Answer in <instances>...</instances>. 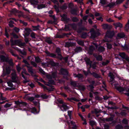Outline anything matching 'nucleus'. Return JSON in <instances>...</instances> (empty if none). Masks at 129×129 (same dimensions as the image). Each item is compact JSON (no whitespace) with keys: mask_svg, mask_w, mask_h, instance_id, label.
Segmentation results:
<instances>
[{"mask_svg":"<svg viewBox=\"0 0 129 129\" xmlns=\"http://www.w3.org/2000/svg\"><path fill=\"white\" fill-rule=\"evenodd\" d=\"M45 84L48 86V87H46L42 84L40 83H39V84L43 88L44 90H47L49 91H52L53 90L54 88L50 85V84H54V81L53 80H49L48 82V84L45 83Z\"/></svg>","mask_w":129,"mask_h":129,"instance_id":"nucleus-1","label":"nucleus"},{"mask_svg":"<svg viewBox=\"0 0 129 129\" xmlns=\"http://www.w3.org/2000/svg\"><path fill=\"white\" fill-rule=\"evenodd\" d=\"M129 1H127V2H126L125 3V4L124 5V6L125 7V8H128V2Z\"/></svg>","mask_w":129,"mask_h":129,"instance_id":"nucleus-53","label":"nucleus"},{"mask_svg":"<svg viewBox=\"0 0 129 129\" xmlns=\"http://www.w3.org/2000/svg\"><path fill=\"white\" fill-rule=\"evenodd\" d=\"M92 74L93 75V76L95 78H98L100 77V75L99 74H97L93 73Z\"/></svg>","mask_w":129,"mask_h":129,"instance_id":"nucleus-26","label":"nucleus"},{"mask_svg":"<svg viewBox=\"0 0 129 129\" xmlns=\"http://www.w3.org/2000/svg\"><path fill=\"white\" fill-rule=\"evenodd\" d=\"M119 55L122 58H124L125 57V55L124 53H120L119 54Z\"/></svg>","mask_w":129,"mask_h":129,"instance_id":"nucleus-33","label":"nucleus"},{"mask_svg":"<svg viewBox=\"0 0 129 129\" xmlns=\"http://www.w3.org/2000/svg\"><path fill=\"white\" fill-rule=\"evenodd\" d=\"M60 72L61 74L63 75H67L68 74L67 71L63 69H61Z\"/></svg>","mask_w":129,"mask_h":129,"instance_id":"nucleus-14","label":"nucleus"},{"mask_svg":"<svg viewBox=\"0 0 129 129\" xmlns=\"http://www.w3.org/2000/svg\"><path fill=\"white\" fill-rule=\"evenodd\" d=\"M33 27L34 28L33 29L34 30H38L39 29V26H33Z\"/></svg>","mask_w":129,"mask_h":129,"instance_id":"nucleus-42","label":"nucleus"},{"mask_svg":"<svg viewBox=\"0 0 129 129\" xmlns=\"http://www.w3.org/2000/svg\"><path fill=\"white\" fill-rule=\"evenodd\" d=\"M12 105L11 103H7L4 106L5 107L7 108L10 107Z\"/></svg>","mask_w":129,"mask_h":129,"instance_id":"nucleus-34","label":"nucleus"},{"mask_svg":"<svg viewBox=\"0 0 129 129\" xmlns=\"http://www.w3.org/2000/svg\"><path fill=\"white\" fill-rule=\"evenodd\" d=\"M37 7L38 9H40L45 8V6L44 5L40 4V5H38Z\"/></svg>","mask_w":129,"mask_h":129,"instance_id":"nucleus-23","label":"nucleus"},{"mask_svg":"<svg viewBox=\"0 0 129 129\" xmlns=\"http://www.w3.org/2000/svg\"><path fill=\"white\" fill-rule=\"evenodd\" d=\"M116 128L117 129H121L122 128V126L120 125H118L116 126Z\"/></svg>","mask_w":129,"mask_h":129,"instance_id":"nucleus-49","label":"nucleus"},{"mask_svg":"<svg viewBox=\"0 0 129 129\" xmlns=\"http://www.w3.org/2000/svg\"><path fill=\"white\" fill-rule=\"evenodd\" d=\"M125 28L126 31H127L129 29V21L128 20L127 23L125 25Z\"/></svg>","mask_w":129,"mask_h":129,"instance_id":"nucleus-30","label":"nucleus"},{"mask_svg":"<svg viewBox=\"0 0 129 129\" xmlns=\"http://www.w3.org/2000/svg\"><path fill=\"white\" fill-rule=\"evenodd\" d=\"M107 48L108 49H110L112 48V45L110 44L107 43Z\"/></svg>","mask_w":129,"mask_h":129,"instance_id":"nucleus-44","label":"nucleus"},{"mask_svg":"<svg viewBox=\"0 0 129 129\" xmlns=\"http://www.w3.org/2000/svg\"><path fill=\"white\" fill-rule=\"evenodd\" d=\"M32 88H33L34 86V85L32 83H30L28 84Z\"/></svg>","mask_w":129,"mask_h":129,"instance_id":"nucleus-60","label":"nucleus"},{"mask_svg":"<svg viewBox=\"0 0 129 129\" xmlns=\"http://www.w3.org/2000/svg\"><path fill=\"white\" fill-rule=\"evenodd\" d=\"M27 67L28 68V72L31 74L33 73V70L32 68V67H30L29 66H27Z\"/></svg>","mask_w":129,"mask_h":129,"instance_id":"nucleus-19","label":"nucleus"},{"mask_svg":"<svg viewBox=\"0 0 129 129\" xmlns=\"http://www.w3.org/2000/svg\"><path fill=\"white\" fill-rule=\"evenodd\" d=\"M78 44L80 45H83L84 44V43L83 41L81 40H79L77 41Z\"/></svg>","mask_w":129,"mask_h":129,"instance_id":"nucleus-38","label":"nucleus"},{"mask_svg":"<svg viewBox=\"0 0 129 129\" xmlns=\"http://www.w3.org/2000/svg\"><path fill=\"white\" fill-rule=\"evenodd\" d=\"M76 77H78L79 79L82 78L83 77V76L81 74H78Z\"/></svg>","mask_w":129,"mask_h":129,"instance_id":"nucleus-48","label":"nucleus"},{"mask_svg":"<svg viewBox=\"0 0 129 129\" xmlns=\"http://www.w3.org/2000/svg\"><path fill=\"white\" fill-rule=\"evenodd\" d=\"M95 99L96 100L101 101L102 99V98L98 96H96L95 97Z\"/></svg>","mask_w":129,"mask_h":129,"instance_id":"nucleus-40","label":"nucleus"},{"mask_svg":"<svg viewBox=\"0 0 129 129\" xmlns=\"http://www.w3.org/2000/svg\"><path fill=\"white\" fill-rule=\"evenodd\" d=\"M12 79L13 82H16L17 78V76L16 74V72L15 71H14L13 72L12 74Z\"/></svg>","mask_w":129,"mask_h":129,"instance_id":"nucleus-8","label":"nucleus"},{"mask_svg":"<svg viewBox=\"0 0 129 129\" xmlns=\"http://www.w3.org/2000/svg\"><path fill=\"white\" fill-rule=\"evenodd\" d=\"M45 41L49 44H50L52 43L51 39L49 38H46L45 40Z\"/></svg>","mask_w":129,"mask_h":129,"instance_id":"nucleus-22","label":"nucleus"},{"mask_svg":"<svg viewBox=\"0 0 129 129\" xmlns=\"http://www.w3.org/2000/svg\"><path fill=\"white\" fill-rule=\"evenodd\" d=\"M85 61L86 62L87 65L89 64L90 65V67L91 66V62L90 60L89 59V58L86 59Z\"/></svg>","mask_w":129,"mask_h":129,"instance_id":"nucleus-25","label":"nucleus"},{"mask_svg":"<svg viewBox=\"0 0 129 129\" xmlns=\"http://www.w3.org/2000/svg\"><path fill=\"white\" fill-rule=\"evenodd\" d=\"M1 95L0 96V104H2L5 103V101H3L4 100H5L6 98L5 97H4L3 96V94L1 93Z\"/></svg>","mask_w":129,"mask_h":129,"instance_id":"nucleus-10","label":"nucleus"},{"mask_svg":"<svg viewBox=\"0 0 129 129\" xmlns=\"http://www.w3.org/2000/svg\"><path fill=\"white\" fill-rule=\"evenodd\" d=\"M31 4L34 5V7H36V5H37L38 2L35 0H32L31 1Z\"/></svg>","mask_w":129,"mask_h":129,"instance_id":"nucleus-18","label":"nucleus"},{"mask_svg":"<svg viewBox=\"0 0 129 129\" xmlns=\"http://www.w3.org/2000/svg\"><path fill=\"white\" fill-rule=\"evenodd\" d=\"M6 62H8L10 66H14V63L13 62L12 60V59H8V58L7 61Z\"/></svg>","mask_w":129,"mask_h":129,"instance_id":"nucleus-17","label":"nucleus"},{"mask_svg":"<svg viewBox=\"0 0 129 129\" xmlns=\"http://www.w3.org/2000/svg\"><path fill=\"white\" fill-rule=\"evenodd\" d=\"M114 25L115 26L116 28L118 27L121 28L122 26V24L119 22L115 23L114 24Z\"/></svg>","mask_w":129,"mask_h":129,"instance_id":"nucleus-16","label":"nucleus"},{"mask_svg":"<svg viewBox=\"0 0 129 129\" xmlns=\"http://www.w3.org/2000/svg\"><path fill=\"white\" fill-rule=\"evenodd\" d=\"M89 49L91 51H93L94 50V48L91 45Z\"/></svg>","mask_w":129,"mask_h":129,"instance_id":"nucleus-54","label":"nucleus"},{"mask_svg":"<svg viewBox=\"0 0 129 129\" xmlns=\"http://www.w3.org/2000/svg\"><path fill=\"white\" fill-rule=\"evenodd\" d=\"M11 35L15 38H18V36L16 34L13 33H12Z\"/></svg>","mask_w":129,"mask_h":129,"instance_id":"nucleus-50","label":"nucleus"},{"mask_svg":"<svg viewBox=\"0 0 129 129\" xmlns=\"http://www.w3.org/2000/svg\"><path fill=\"white\" fill-rule=\"evenodd\" d=\"M56 76V72L53 73H52V75H47L46 77L48 79H52V78H55Z\"/></svg>","mask_w":129,"mask_h":129,"instance_id":"nucleus-9","label":"nucleus"},{"mask_svg":"<svg viewBox=\"0 0 129 129\" xmlns=\"http://www.w3.org/2000/svg\"><path fill=\"white\" fill-rule=\"evenodd\" d=\"M23 62L26 65V66H29L28 62L27 60H24L23 61Z\"/></svg>","mask_w":129,"mask_h":129,"instance_id":"nucleus-57","label":"nucleus"},{"mask_svg":"<svg viewBox=\"0 0 129 129\" xmlns=\"http://www.w3.org/2000/svg\"><path fill=\"white\" fill-rule=\"evenodd\" d=\"M96 58L97 60H98L101 61L102 59V56L100 55H98L96 57Z\"/></svg>","mask_w":129,"mask_h":129,"instance_id":"nucleus-37","label":"nucleus"},{"mask_svg":"<svg viewBox=\"0 0 129 129\" xmlns=\"http://www.w3.org/2000/svg\"><path fill=\"white\" fill-rule=\"evenodd\" d=\"M115 3L114 2H111L109 4L108 6L109 7L111 8L113 7L115 5Z\"/></svg>","mask_w":129,"mask_h":129,"instance_id":"nucleus-24","label":"nucleus"},{"mask_svg":"<svg viewBox=\"0 0 129 129\" xmlns=\"http://www.w3.org/2000/svg\"><path fill=\"white\" fill-rule=\"evenodd\" d=\"M107 21L109 22H113V20L110 18L107 19Z\"/></svg>","mask_w":129,"mask_h":129,"instance_id":"nucleus-52","label":"nucleus"},{"mask_svg":"<svg viewBox=\"0 0 129 129\" xmlns=\"http://www.w3.org/2000/svg\"><path fill=\"white\" fill-rule=\"evenodd\" d=\"M81 48L80 47H77L75 49V51L77 52H79L81 50Z\"/></svg>","mask_w":129,"mask_h":129,"instance_id":"nucleus-32","label":"nucleus"},{"mask_svg":"<svg viewBox=\"0 0 129 129\" xmlns=\"http://www.w3.org/2000/svg\"><path fill=\"white\" fill-rule=\"evenodd\" d=\"M122 122L123 123L125 124H126L128 122L127 120L126 119H123L122 121Z\"/></svg>","mask_w":129,"mask_h":129,"instance_id":"nucleus-56","label":"nucleus"},{"mask_svg":"<svg viewBox=\"0 0 129 129\" xmlns=\"http://www.w3.org/2000/svg\"><path fill=\"white\" fill-rule=\"evenodd\" d=\"M10 41L11 43V45L12 46L17 45L21 48H23V47L25 45V43H22L21 40H16L13 41L12 39L11 38Z\"/></svg>","mask_w":129,"mask_h":129,"instance_id":"nucleus-2","label":"nucleus"},{"mask_svg":"<svg viewBox=\"0 0 129 129\" xmlns=\"http://www.w3.org/2000/svg\"><path fill=\"white\" fill-rule=\"evenodd\" d=\"M114 35V33L113 31H108L106 33L105 39L103 40L104 42H110L111 40L108 39L112 38Z\"/></svg>","mask_w":129,"mask_h":129,"instance_id":"nucleus-4","label":"nucleus"},{"mask_svg":"<svg viewBox=\"0 0 129 129\" xmlns=\"http://www.w3.org/2000/svg\"><path fill=\"white\" fill-rule=\"evenodd\" d=\"M21 74L22 77L25 79V80L23 82L24 83H26L28 82L29 80H28L26 79L25 76L26 75H28V74H27L25 70L23 69V71L22 72Z\"/></svg>","mask_w":129,"mask_h":129,"instance_id":"nucleus-7","label":"nucleus"},{"mask_svg":"<svg viewBox=\"0 0 129 129\" xmlns=\"http://www.w3.org/2000/svg\"><path fill=\"white\" fill-rule=\"evenodd\" d=\"M41 96L43 99H46L48 96L46 95L45 94H43L41 95Z\"/></svg>","mask_w":129,"mask_h":129,"instance_id":"nucleus-41","label":"nucleus"},{"mask_svg":"<svg viewBox=\"0 0 129 129\" xmlns=\"http://www.w3.org/2000/svg\"><path fill=\"white\" fill-rule=\"evenodd\" d=\"M58 102L62 104L61 105H60L58 106L61 111H66L68 109V107L65 103H63V101L62 100H59Z\"/></svg>","mask_w":129,"mask_h":129,"instance_id":"nucleus-5","label":"nucleus"},{"mask_svg":"<svg viewBox=\"0 0 129 129\" xmlns=\"http://www.w3.org/2000/svg\"><path fill=\"white\" fill-rule=\"evenodd\" d=\"M8 58L7 56L6 57L4 56L0 55V59L1 62H6L7 61Z\"/></svg>","mask_w":129,"mask_h":129,"instance_id":"nucleus-12","label":"nucleus"},{"mask_svg":"<svg viewBox=\"0 0 129 129\" xmlns=\"http://www.w3.org/2000/svg\"><path fill=\"white\" fill-rule=\"evenodd\" d=\"M14 30L17 32H19V29L16 27H15L14 28Z\"/></svg>","mask_w":129,"mask_h":129,"instance_id":"nucleus-64","label":"nucleus"},{"mask_svg":"<svg viewBox=\"0 0 129 129\" xmlns=\"http://www.w3.org/2000/svg\"><path fill=\"white\" fill-rule=\"evenodd\" d=\"M7 83L9 86L11 87L12 86V83L11 82H8Z\"/></svg>","mask_w":129,"mask_h":129,"instance_id":"nucleus-58","label":"nucleus"},{"mask_svg":"<svg viewBox=\"0 0 129 129\" xmlns=\"http://www.w3.org/2000/svg\"><path fill=\"white\" fill-rule=\"evenodd\" d=\"M71 113L72 111H68V114L69 116L70 119H71Z\"/></svg>","mask_w":129,"mask_h":129,"instance_id":"nucleus-46","label":"nucleus"},{"mask_svg":"<svg viewBox=\"0 0 129 129\" xmlns=\"http://www.w3.org/2000/svg\"><path fill=\"white\" fill-rule=\"evenodd\" d=\"M30 57L32 58H35V61L37 62H39L40 61V60L39 58L38 57H36L34 56H32V57Z\"/></svg>","mask_w":129,"mask_h":129,"instance_id":"nucleus-20","label":"nucleus"},{"mask_svg":"<svg viewBox=\"0 0 129 129\" xmlns=\"http://www.w3.org/2000/svg\"><path fill=\"white\" fill-rule=\"evenodd\" d=\"M39 71L43 75L45 74V73L41 68H39Z\"/></svg>","mask_w":129,"mask_h":129,"instance_id":"nucleus-47","label":"nucleus"},{"mask_svg":"<svg viewBox=\"0 0 129 129\" xmlns=\"http://www.w3.org/2000/svg\"><path fill=\"white\" fill-rule=\"evenodd\" d=\"M102 28L104 29H107L108 28V25L106 24H105L102 25Z\"/></svg>","mask_w":129,"mask_h":129,"instance_id":"nucleus-31","label":"nucleus"},{"mask_svg":"<svg viewBox=\"0 0 129 129\" xmlns=\"http://www.w3.org/2000/svg\"><path fill=\"white\" fill-rule=\"evenodd\" d=\"M90 32L91 34V37L92 38H94L98 35L94 31H91Z\"/></svg>","mask_w":129,"mask_h":129,"instance_id":"nucleus-13","label":"nucleus"},{"mask_svg":"<svg viewBox=\"0 0 129 129\" xmlns=\"http://www.w3.org/2000/svg\"><path fill=\"white\" fill-rule=\"evenodd\" d=\"M125 35L123 33H121L118 34L117 37H118L121 38L124 37Z\"/></svg>","mask_w":129,"mask_h":129,"instance_id":"nucleus-15","label":"nucleus"},{"mask_svg":"<svg viewBox=\"0 0 129 129\" xmlns=\"http://www.w3.org/2000/svg\"><path fill=\"white\" fill-rule=\"evenodd\" d=\"M6 39H5L4 40V41L6 42V44L7 46L9 44V41H6Z\"/></svg>","mask_w":129,"mask_h":129,"instance_id":"nucleus-59","label":"nucleus"},{"mask_svg":"<svg viewBox=\"0 0 129 129\" xmlns=\"http://www.w3.org/2000/svg\"><path fill=\"white\" fill-rule=\"evenodd\" d=\"M71 84L74 86H75L76 85L77 83L75 81H72L71 82Z\"/></svg>","mask_w":129,"mask_h":129,"instance_id":"nucleus-43","label":"nucleus"},{"mask_svg":"<svg viewBox=\"0 0 129 129\" xmlns=\"http://www.w3.org/2000/svg\"><path fill=\"white\" fill-rule=\"evenodd\" d=\"M100 3L102 4H105L106 3L105 0H100Z\"/></svg>","mask_w":129,"mask_h":129,"instance_id":"nucleus-55","label":"nucleus"},{"mask_svg":"<svg viewBox=\"0 0 129 129\" xmlns=\"http://www.w3.org/2000/svg\"><path fill=\"white\" fill-rule=\"evenodd\" d=\"M5 67V66H3V73L1 75V76L2 77H4L5 76L7 75H8L9 74L10 72V69L9 67H6V72L5 73L4 69V67Z\"/></svg>","mask_w":129,"mask_h":129,"instance_id":"nucleus-6","label":"nucleus"},{"mask_svg":"<svg viewBox=\"0 0 129 129\" xmlns=\"http://www.w3.org/2000/svg\"><path fill=\"white\" fill-rule=\"evenodd\" d=\"M15 103L17 104L20 107L24 106L26 105V104L25 102H19L17 101L15 102Z\"/></svg>","mask_w":129,"mask_h":129,"instance_id":"nucleus-11","label":"nucleus"},{"mask_svg":"<svg viewBox=\"0 0 129 129\" xmlns=\"http://www.w3.org/2000/svg\"><path fill=\"white\" fill-rule=\"evenodd\" d=\"M96 19L98 20H101V21H103V19L101 17H98L96 18Z\"/></svg>","mask_w":129,"mask_h":129,"instance_id":"nucleus-62","label":"nucleus"},{"mask_svg":"<svg viewBox=\"0 0 129 129\" xmlns=\"http://www.w3.org/2000/svg\"><path fill=\"white\" fill-rule=\"evenodd\" d=\"M68 99L70 101L72 102L73 101H79V100L74 98H68Z\"/></svg>","mask_w":129,"mask_h":129,"instance_id":"nucleus-29","label":"nucleus"},{"mask_svg":"<svg viewBox=\"0 0 129 129\" xmlns=\"http://www.w3.org/2000/svg\"><path fill=\"white\" fill-rule=\"evenodd\" d=\"M56 51L57 53L59 55H60V49L59 48H57L56 49Z\"/></svg>","mask_w":129,"mask_h":129,"instance_id":"nucleus-39","label":"nucleus"},{"mask_svg":"<svg viewBox=\"0 0 129 129\" xmlns=\"http://www.w3.org/2000/svg\"><path fill=\"white\" fill-rule=\"evenodd\" d=\"M30 111L32 113H36V109L35 108L33 107L31 109Z\"/></svg>","mask_w":129,"mask_h":129,"instance_id":"nucleus-36","label":"nucleus"},{"mask_svg":"<svg viewBox=\"0 0 129 129\" xmlns=\"http://www.w3.org/2000/svg\"><path fill=\"white\" fill-rule=\"evenodd\" d=\"M109 61L108 60H107L106 62H104L102 63V64L103 65H105L109 63Z\"/></svg>","mask_w":129,"mask_h":129,"instance_id":"nucleus-51","label":"nucleus"},{"mask_svg":"<svg viewBox=\"0 0 129 129\" xmlns=\"http://www.w3.org/2000/svg\"><path fill=\"white\" fill-rule=\"evenodd\" d=\"M105 48L102 46L99 47L98 48V50L100 52H102L105 50Z\"/></svg>","mask_w":129,"mask_h":129,"instance_id":"nucleus-28","label":"nucleus"},{"mask_svg":"<svg viewBox=\"0 0 129 129\" xmlns=\"http://www.w3.org/2000/svg\"><path fill=\"white\" fill-rule=\"evenodd\" d=\"M31 63L34 67H36L37 66V64L34 62L32 61L31 62Z\"/></svg>","mask_w":129,"mask_h":129,"instance_id":"nucleus-63","label":"nucleus"},{"mask_svg":"<svg viewBox=\"0 0 129 129\" xmlns=\"http://www.w3.org/2000/svg\"><path fill=\"white\" fill-rule=\"evenodd\" d=\"M16 68L18 72H19L21 69V68L20 67V64H19L17 65H16Z\"/></svg>","mask_w":129,"mask_h":129,"instance_id":"nucleus-27","label":"nucleus"},{"mask_svg":"<svg viewBox=\"0 0 129 129\" xmlns=\"http://www.w3.org/2000/svg\"><path fill=\"white\" fill-rule=\"evenodd\" d=\"M90 124L92 126H93L95 125V122L94 121H91L90 122Z\"/></svg>","mask_w":129,"mask_h":129,"instance_id":"nucleus-35","label":"nucleus"},{"mask_svg":"<svg viewBox=\"0 0 129 129\" xmlns=\"http://www.w3.org/2000/svg\"><path fill=\"white\" fill-rule=\"evenodd\" d=\"M30 36L33 38H36V36H35V34L34 33H32L31 34Z\"/></svg>","mask_w":129,"mask_h":129,"instance_id":"nucleus-45","label":"nucleus"},{"mask_svg":"<svg viewBox=\"0 0 129 129\" xmlns=\"http://www.w3.org/2000/svg\"><path fill=\"white\" fill-rule=\"evenodd\" d=\"M115 88L120 92L124 91V93L128 96H129V89L127 88H123L121 87L118 86V84L117 83L114 84Z\"/></svg>","mask_w":129,"mask_h":129,"instance_id":"nucleus-3","label":"nucleus"},{"mask_svg":"<svg viewBox=\"0 0 129 129\" xmlns=\"http://www.w3.org/2000/svg\"><path fill=\"white\" fill-rule=\"evenodd\" d=\"M28 99L29 100L32 101L34 100V98L33 97H31L29 98Z\"/></svg>","mask_w":129,"mask_h":129,"instance_id":"nucleus-61","label":"nucleus"},{"mask_svg":"<svg viewBox=\"0 0 129 129\" xmlns=\"http://www.w3.org/2000/svg\"><path fill=\"white\" fill-rule=\"evenodd\" d=\"M109 76L110 77L111 81H113L114 78V76L113 74L111 73L110 72L109 75Z\"/></svg>","mask_w":129,"mask_h":129,"instance_id":"nucleus-21","label":"nucleus"}]
</instances>
